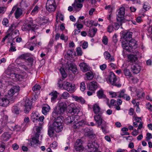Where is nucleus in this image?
Here are the masks:
<instances>
[{"instance_id":"f8f14e48","label":"nucleus","mask_w":152,"mask_h":152,"mask_svg":"<svg viewBox=\"0 0 152 152\" xmlns=\"http://www.w3.org/2000/svg\"><path fill=\"white\" fill-rule=\"evenodd\" d=\"M14 99L12 97L11 99H8L6 98H4L0 99V106L6 107L8 105L10 102L12 103L14 101Z\"/></svg>"},{"instance_id":"338daca9","label":"nucleus","mask_w":152,"mask_h":152,"mask_svg":"<svg viewBox=\"0 0 152 152\" xmlns=\"http://www.w3.org/2000/svg\"><path fill=\"white\" fill-rule=\"evenodd\" d=\"M5 148L4 143H1L0 144V152H3Z\"/></svg>"},{"instance_id":"bf43d9fd","label":"nucleus","mask_w":152,"mask_h":152,"mask_svg":"<svg viewBox=\"0 0 152 152\" xmlns=\"http://www.w3.org/2000/svg\"><path fill=\"white\" fill-rule=\"evenodd\" d=\"M46 5H55V0H48Z\"/></svg>"},{"instance_id":"dca6fc26","label":"nucleus","mask_w":152,"mask_h":152,"mask_svg":"<svg viewBox=\"0 0 152 152\" xmlns=\"http://www.w3.org/2000/svg\"><path fill=\"white\" fill-rule=\"evenodd\" d=\"M129 45V49H130V52H131L133 50V49H135L137 48L138 47L137 44V42L134 39H132L131 40H128Z\"/></svg>"},{"instance_id":"f704fd0d","label":"nucleus","mask_w":152,"mask_h":152,"mask_svg":"<svg viewBox=\"0 0 152 152\" xmlns=\"http://www.w3.org/2000/svg\"><path fill=\"white\" fill-rule=\"evenodd\" d=\"M46 7L47 10L50 12H54L56 8L55 5H46Z\"/></svg>"},{"instance_id":"680f3d73","label":"nucleus","mask_w":152,"mask_h":152,"mask_svg":"<svg viewBox=\"0 0 152 152\" xmlns=\"http://www.w3.org/2000/svg\"><path fill=\"white\" fill-rule=\"evenodd\" d=\"M104 56L105 59L106 60L108 59L110 57V55L109 53L107 51H105L104 53Z\"/></svg>"},{"instance_id":"c9c22d12","label":"nucleus","mask_w":152,"mask_h":152,"mask_svg":"<svg viewBox=\"0 0 152 152\" xmlns=\"http://www.w3.org/2000/svg\"><path fill=\"white\" fill-rule=\"evenodd\" d=\"M128 61L132 63L135 62L137 59V58L136 56L133 55H128Z\"/></svg>"},{"instance_id":"4468645a","label":"nucleus","mask_w":152,"mask_h":152,"mask_svg":"<svg viewBox=\"0 0 152 152\" xmlns=\"http://www.w3.org/2000/svg\"><path fill=\"white\" fill-rule=\"evenodd\" d=\"M126 90L123 89L118 92L119 93V95L118 96L119 98H122L126 100L127 101H129L130 99V97L128 94H125Z\"/></svg>"},{"instance_id":"4d7b16f0","label":"nucleus","mask_w":152,"mask_h":152,"mask_svg":"<svg viewBox=\"0 0 152 152\" xmlns=\"http://www.w3.org/2000/svg\"><path fill=\"white\" fill-rule=\"evenodd\" d=\"M2 23L3 25L6 26H8L9 21L7 18H4L3 20Z\"/></svg>"},{"instance_id":"603ef678","label":"nucleus","mask_w":152,"mask_h":152,"mask_svg":"<svg viewBox=\"0 0 152 152\" xmlns=\"http://www.w3.org/2000/svg\"><path fill=\"white\" fill-rule=\"evenodd\" d=\"M76 52L78 56H81L83 54L81 48L80 47H78L76 48Z\"/></svg>"},{"instance_id":"e2e57ef3","label":"nucleus","mask_w":152,"mask_h":152,"mask_svg":"<svg viewBox=\"0 0 152 152\" xmlns=\"http://www.w3.org/2000/svg\"><path fill=\"white\" fill-rule=\"evenodd\" d=\"M92 130L88 128H86L84 130V131L85 133H87V134L88 135H91L92 134Z\"/></svg>"},{"instance_id":"20e7f679","label":"nucleus","mask_w":152,"mask_h":152,"mask_svg":"<svg viewBox=\"0 0 152 152\" xmlns=\"http://www.w3.org/2000/svg\"><path fill=\"white\" fill-rule=\"evenodd\" d=\"M39 115L38 112H33L31 115V120L34 122H42L43 121L44 117L42 115L39 117Z\"/></svg>"},{"instance_id":"423d86ee","label":"nucleus","mask_w":152,"mask_h":152,"mask_svg":"<svg viewBox=\"0 0 152 152\" xmlns=\"http://www.w3.org/2000/svg\"><path fill=\"white\" fill-rule=\"evenodd\" d=\"M102 113H100L94 116V120L97 124L98 126L99 127L102 125L104 126L107 125L106 122L102 118Z\"/></svg>"},{"instance_id":"c85d7f7f","label":"nucleus","mask_w":152,"mask_h":152,"mask_svg":"<svg viewBox=\"0 0 152 152\" xmlns=\"http://www.w3.org/2000/svg\"><path fill=\"white\" fill-rule=\"evenodd\" d=\"M128 40H125L123 41L122 42V46L123 49H125L128 52H130V49L129 45Z\"/></svg>"},{"instance_id":"4c0bfd02","label":"nucleus","mask_w":152,"mask_h":152,"mask_svg":"<svg viewBox=\"0 0 152 152\" xmlns=\"http://www.w3.org/2000/svg\"><path fill=\"white\" fill-rule=\"evenodd\" d=\"M27 24L29 25L31 27L32 31H34L35 30L36 25L33 23V20L31 19H29L28 20Z\"/></svg>"},{"instance_id":"a18cd8bd","label":"nucleus","mask_w":152,"mask_h":152,"mask_svg":"<svg viewBox=\"0 0 152 152\" xmlns=\"http://www.w3.org/2000/svg\"><path fill=\"white\" fill-rule=\"evenodd\" d=\"M86 77L88 80H91L94 77L93 74L91 72H88L86 74Z\"/></svg>"},{"instance_id":"6ab92c4d","label":"nucleus","mask_w":152,"mask_h":152,"mask_svg":"<svg viewBox=\"0 0 152 152\" xmlns=\"http://www.w3.org/2000/svg\"><path fill=\"white\" fill-rule=\"evenodd\" d=\"M19 91V87L18 86H13L8 92L9 96H12L15 93L18 92Z\"/></svg>"},{"instance_id":"6e6d98bb","label":"nucleus","mask_w":152,"mask_h":152,"mask_svg":"<svg viewBox=\"0 0 152 152\" xmlns=\"http://www.w3.org/2000/svg\"><path fill=\"white\" fill-rule=\"evenodd\" d=\"M86 88L84 82H82L80 84V90L84 92L86 90Z\"/></svg>"},{"instance_id":"a211bd4d","label":"nucleus","mask_w":152,"mask_h":152,"mask_svg":"<svg viewBox=\"0 0 152 152\" xmlns=\"http://www.w3.org/2000/svg\"><path fill=\"white\" fill-rule=\"evenodd\" d=\"M87 146L89 149L88 150H93L94 151L98 150V148L99 147L98 144L92 141L88 142Z\"/></svg>"},{"instance_id":"49530a36","label":"nucleus","mask_w":152,"mask_h":152,"mask_svg":"<svg viewBox=\"0 0 152 152\" xmlns=\"http://www.w3.org/2000/svg\"><path fill=\"white\" fill-rule=\"evenodd\" d=\"M59 71L62 77L64 78H65L67 77V75L64 69L62 68H61L60 69Z\"/></svg>"},{"instance_id":"9d476101","label":"nucleus","mask_w":152,"mask_h":152,"mask_svg":"<svg viewBox=\"0 0 152 152\" xmlns=\"http://www.w3.org/2000/svg\"><path fill=\"white\" fill-rule=\"evenodd\" d=\"M64 112L57 107H55L53 109V111L52 113V117L55 119L58 117L61 116V115Z\"/></svg>"},{"instance_id":"13d9d810","label":"nucleus","mask_w":152,"mask_h":152,"mask_svg":"<svg viewBox=\"0 0 152 152\" xmlns=\"http://www.w3.org/2000/svg\"><path fill=\"white\" fill-rule=\"evenodd\" d=\"M40 86L39 85H35L33 87L32 90L34 91H37L40 89Z\"/></svg>"},{"instance_id":"f3484780","label":"nucleus","mask_w":152,"mask_h":152,"mask_svg":"<svg viewBox=\"0 0 152 152\" xmlns=\"http://www.w3.org/2000/svg\"><path fill=\"white\" fill-rule=\"evenodd\" d=\"M32 103L31 101L28 99H26L25 101V104L24 105V112L27 113H28L31 109Z\"/></svg>"},{"instance_id":"cd10ccee","label":"nucleus","mask_w":152,"mask_h":152,"mask_svg":"<svg viewBox=\"0 0 152 152\" xmlns=\"http://www.w3.org/2000/svg\"><path fill=\"white\" fill-rule=\"evenodd\" d=\"M23 11L22 10L19 8H17L15 10V18L16 19H18L22 15Z\"/></svg>"},{"instance_id":"473e14b6","label":"nucleus","mask_w":152,"mask_h":152,"mask_svg":"<svg viewBox=\"0 0 152 152\" xmlns=\"http://www.w3.org/2000/svg\"><path fill=\"white\" fill-rule=\"evenodd\" d=\"M74 99L75 100L82 104H84L85 103V101L84 99L81 96H77L74 97Z\"/></svg>"},{"instance_id":"0e129e2a","label":"nucleus","mask_w":152,"mask_h":152,"mask_svg":"<svg viewBox=\"0 0 152 152\" xmlns=\"http://www.w3.org/2000/svg\"><path fill=\"white\" fill-rule=\"evenodd\" d=\"M62 97L64 99H66L69 97V94L67 92H64L62 94Z\"/></svg>"},{"instance_id":"9b49d317","label":"nucleus","mask_w":152,"mask_h":152,"mask_svg":"<svg viewBox=\"0 0 152 152\" xmlns=\"http://www.w3.org/2000/svg\"><path fill=\"white\" fill-rule=\"evenodd\" d=\"M64 88L70 93L75 91L74 85L72 83L69 82H66L64 85Z\"/></svg>"},{"instance_id":"72a5a7b5","label":"nucleus","mask_w":152,"mask_h":152,"mask_svg":"<svg viewBox=\"0 0 152 152\" xmlns=\"http://www.w3.org/2000/svg\"><path fill=\"white\" fill-rule=\"evenodd\" d=\"M97 31V29L95 28H93L92 29H90L88 32L89 35L91 37H93L95 36Z\"/></svg>"},{"instance_id":"b1692460","label":"nucleus","mask_w":152,"mask_h":152,"mask_svg":"<svg viewBox=\"0 0 152 152\" xmlns=\"http://www.w3.org/2000/svg\"><path fill=\"white\" fill-rule=\"evenodd\" d=\"M80 111V109L79 107H70L68 109V112L70 113L75 114L78 113Z\"/></svg>"},{"instance_id":"864d4df0","label":"nucleus","mask_w":152,"mask_h":152,"mask_svg":"<svg viewBox=\"0 0 152 152\" xmlns=\"http://www.w3.org/2000/svg\"><path fill=\"white\" fill-rule=\"evenodd\" d=\"M150 8V7L148 3H144L143 6V9L145 11L149 10Z\"/></svg>"},{"instance_id":"393cba45","label":"nucleus","mask_w":152,"mask_h":152,"mask_svg":"<svg viewBox=\"0 0 152 152\" xmlns=\"http://www.w3.org/2000/svg\"><path fill=\"white\" fill-rule=\"evenodd\" d=\"M85 124V122L84 120H81V121H78V119L77 121L75 122L73 124V127L75 129H78L80 126H83Z\"/></svg>"},{"instance_id":"aec40b11","label":"nucleus","mask_w":152,"mask_h":152,"mask_svg":"<svg viewBox=\"0 0 152 152\" xmlns=\"http://www.w3.org/2000/svg\"><path fill=\"white\" fill-rule=\"evenodd\" d=\"M131 69L132 71L134 74L139 73L141 70L140 66L136 64H132L131 66Z\"/></svg>"},{"instance_id":"052dcab7","label":"nucleus","mask_w":152,"mask_h":152,"mask_svg":"<svg viewBox=\"0 0 152 152\" xmlns=\"http://www.w3.org/2000/svg\"><path fill=\"white\" fill-rule=\"evenodd\" d=\"M118 92L116 93L114 92H113L112 91H109V94L111 96L112 98H114L116 97V96H117V94H119V93H118Z\"/></svg>"},{"instance_id":"09e8293b","label":"nucleus","mask_w":152,"mask_h":152,"mask_svg":"<svg viewBox=\"0 0 152 152\" xmlns=\"http://www.w3.org/2000/svg\"><path fill=\"white\" fill-rule=\"evenodd\" d=\"M54 129L51 127H50L48 129V134L49 136L52 137L54 133Z\"/></svg>"},{"instance_id":"a19ab883","label":"nucleus","mask_w":152,"mask_h":152,"mask_svg":"<svg viewBox=\"0 0 152 152\" xmlns=\"http://www.w3.org/2000/svg\"><path fill=\"white\" fill-rule=\"evenodd\" d=\"M9 70L8 69L6 71V73L8 75H9L10 77H14L18 80L19 74H16L15 73H10Z\"/></svg>"},{"instance_id":"774afa93","label":"nucleus","mask_w":152,"mask_h":152,"mask_svg":"<svg viewBox=\"0 0 152 152\" xmlns=\"http://www.w3.org/2000/svg\"><path fill=\"white\" fill-rule=\"evenodd\" d=\"M146 135V140L148 141H149L150 140V139L152 138V135L151 133H148Z\"/></svg>"},{"instance_id":"e433bc0d","label":"nucleus","mask_w":152,"mask_h":152,"mask_svg":"<svg viewBox=\"0 0 152 152\" xmlns=\"http://www.w3.org/2000/svg\"><path fill=\"white\" fill-rule=\"evenodd\" d=\"M10 137V134L7 132H4L1 136L2 139L4 141H7L9 139Z\"/></svg>"},{"instance_id":"de8ad7c7","label":"nucleus","mask_w":152,"mask_h":152,"mask_svg":"<svg viewBox=\"0 0 152 152\" xmlns=\"http://www.w3.org/2000/svg\"><path fill=\"white\" fill-rule=\"evenodd\" d=\"M124 73L125 75L126 76H128L129 77L132 76V74L130 72L129 69H125L124 71Z\"/></svg>"},{"instance_id":"2eb2a0df","label":"nucleus","mask_w":152,"mask_h":152,"mask_svg":"<svg viewBox=\"0 0 152 152\" xmlns=\"http://www.w3.org/2000/svg\"><path fill=\"white\" fill-rule=\"evenodd\" d=\"M84 0H75V2L72 4V6L77 11H79L83 7V4L80 3Z\"/></svg>"},{"instance_id":"0eeeda50","label":"nucleus","mask_w":152,"mask_h":152,"mask_svg":"<svg viewBox=\"0 0 152 152\" xmlns=\"http://www.w3.org/2000/svg\"><path fill=\"white\" fill-rule=\"evenodd\" d=\"M79 118L78 115H72L70 116H68L65 119V123L68 125H70L71 124H74L75 122L77 121V119Z\"/></svg>"},{"instance_id":"7c9ffc66","label":"nucleus","mask_w":152,"mask_h":152,"mask_svg":"<svg viewBox=\"0 0 152 152\" xmlns=\"http://www.w3.org/2000/svg\"><path fill=\"white\" fill-rule=\"evenodd\" d=\"M145 95L144 92L142 90H139L137 92V99L140 100L143 98Z\"/></svg>"},{"instance_id":"6e6552de","label":"nucleus","mask_w":152,"mask_h":152,"mask_svg":"<svg viewBox=\"0 0 152 152\" xmlns=\"http://www.w3.org/2000/svg\"><path fill=\"white\" fill-rule=\"evenodd\" d=\"M82 141L78 139L75 142L74 148L75 151L78 152H82L84 149V148L82 145Z\"/></svg>"},{"instance_id":"58836bf2","label":"nucleus","mask_w":152,"mask_h":152,"mask_svg":"<svg viewBox=\"0 0 152 152\" xmlns=\"http://www.w3.org/2000/svg\"><path fill=\"white\" fill-rule=\"evenodd\" d=\"M2 117L1 118V121L4 124H7L8 120V116L6 115H4L3 112L1 113Z\"/></svg>"},{"instance_id":"39448f33","label":"nucleus","mask_w":152,"mask_h":152,"mask_svg":"<svg viewBox=\"0 0 152 152\" xmlns=\"http://www.w3.org/2000/svg\"><path fill=\"white\" fill-rule=\"evenodd\" d=\"M125 10L124 7H121L118 10L117 20L118 21L121 22V24L122 23H124L125 20L124 18Z\"/></svg>"},{"instance_id":"37998d69","label":"nucleus","mask_w":152,"mask_h":152,"mask_svg":"<svg viewBox=\"0 0 152 152\" xmlns=\"http://www.w3.org/2000/svg\"><path fill=\"white\" fill-rule=\"evenodd\" d=\"M39 10V7L36 5L31 12V14L32 15H34L38 12Z\"/></svg>"},{"instance_id":"f03ea898","label":"nucleus","mask_w":152,"mask_h":152,"mask_svg":"<svg viewBox=\"0 0 152 152\" xmlns=\"http://www.w3.org/2000/svg\"><path fill=\"white\" fill-rule=\"evenodd\" d=\"M63 119L62 116H59L54 119L52 126L54 130L57 132L61 131L63 127Z\"/></svg>"},{"instance_id":"f257e3e1","label":"nucleus","mask_w":152,"mask_h":152,"mask_svg":"<svg viewBox=\"0 0 152 152\" xmlns=\"http://www.w3.org/2000/svg\"><path fill=\"white\" fill-rule=\"evenodd\" d=\"M42 129L41 126H36L34 128V131L35 134L34 137L32 138V140L29 144L31 146L36 147L37 146V144L38 143L39 140L38 137L41 133V130Z\"/></svg>"},{"instance_id":"5701e85b","label":"nucleus","mask_w":152,"mask_h":152,"mask_svg":"<svg viewBox=\"0 0 152 152\" xmlns=\"http://www.w3.org/2000/svg\"><path fill=\"white\" fill-rule=\"evenodd\" d=\"M57 105H58V108H59L63 112H64L66 110V104L65 102L59 100L58 102Z\"/></svg>"},{"instance_id":"ea45409f","label":"nucleus","mask_w":152,"mask_h":152,"mask_svg":"<svg viewBox=\"0 0 152 152\" xmlns=\"http://www.w3.org/2000/svg\"><path fill=\"white\" fill-rule=\"evenodd\" d=\"M22 30L23 31H29L30 30H32L31 27L29 26L27 23H24L21 27Z\"/></svg>"},{"instance_id":"1a4fd4ad","label":"nucleus","mask_w":152,"mask_h":152,"mask_svg":"<svg viewBox=\"0 0 152 152\" xmlns=\"http://www.w3.org/2000/svg\"><path fill=\"white\" fill-rule=\"evenodd\" d=\"M66 69L71 71L75 74H77L78 73L77 66L74 63H68L66 64Z\"/></svg>"},{"instance_id":"7ed1b4c3","label":"nucleus","mask_w":152,"mask_h":152,"mask_svg":"<svg viewBox=\"0 0 152 152\" xmlns=\"http://www.w3.org/2000/svg\"><path fill=\"white\" fill-rule=\"evenodd\" d=\"M109 79L110 83L113 86L118 87L121 86V84L117 83L118 78H117L115 74L112 72H110L109 76Z\"/></svg>"},{"instance_id":"c756f323","label":"nucleus","mask_w":152,"mask_h":152,"mask_svg":"<svg viewBox=\"0 0 152 152\" xmlns=\"http://www.w3.org/2000/svg\"><path fill=\"white\" fill-rule=\"evenodd\" d=\"M97 96L99 99H105L106 96L104 94V91L102 89H100L96 92Z\"/></svg>"},{"instance_id":"8fccbe9b","label":"nucleus","mask_w":152,"mask_h":152,"mask_svg":"<svg viewBox=\"0 0 152 152\" xmlns=\"http://www.w3.org/2000/svg\"><path fill=\"white\" fill-rule=\"evenodd\" d=\"M94 23V21L93 20H88L85 22V24L87 26L91 27L93 25Z\"/></svg>"},{"instance_id":"c03bdc74","label":"nucleus","mask_w":152,"mask_h":152,"mask_svg":"<svg viewBox=\"0 0 152 152\" xmlns=\"http://www.w3.org/2000/svg\"><path fill=\"white\" fill-rule=\"evenodd\" d=\"M20 34V33L18 30H16L15 31L11 34V36L13 39L16 37H18Z\"/></svg>"},{"instance_id":"2f4dec72","label":"nucleus","mask_w":152,"mask_h":152,"mask_svg":"<svg viewBox=\"0 0 152 152\" xmlns=\"http://www.w3.org/2000/svg\"><path fill=\"white\" fill-rule=\"evenodd\" d=\"M101 109L98 104H96L93 106V111L94 113L96 114L102 113L101 112Z\"/></svg>"},{"instance_id":"bb28decb","label":"nucleus","mask_w":152,"mask_h":152,"mask_svg":"<svg viewBox=\"0 0 152 152\" xmlns=\"http://www.w3.org/2000/svg\"><path fill=\"white\" fill-rule=\"evenodd\" d=\"M50 109V107L48 104L44 105L42 107V112L44 115H46Z\"/></svg>"},{"instance_id":"79ce46f5","label":"nucleus","mask_w":152,"mask_h":152,"mask_svg":"<svg viewBox=\"0 0 152 152\" xmlns=\"http://www.w3.org/2000/svg\"><path fill=\"white\" fill-rule=\"evenodd\" d=\"M12 112L15 114L17 115L19 113L20 109L17 106H13L12 108Z\"/></svg>"},{"instance_id":"4be33fe9","label":"nucleus","mask_w":152,"mask_h":152,"mask_svg":"<svg viewBox=\"0 0 152 152\" xmlns=\"http://www.w3.org/2000/svg\"><path fill=\"white\" fill-rule=\"evenodd\" d=\"M98 86L97 83L94 81L91 82L89 84V90L92 91H95L97 88Z\"/></svg>"},{"instance_id":"412c9836","label":"nucleus","mask_w":152,"mask_h":152,"mask_svg":"<svg viewBox=\"0 0 152 152\" xmlns=\"http://www.w3.org/2000/svg\"><path fill=\"white\" fill-rule=\"evenodd\" d=\"M81 70L83 72L89 71L90 69L89 66L85 63L82 62L79 64Z\"/></svg>"},{"instance_id":"ddd939ff","label":"nucleus","mask_w":152,"mask_h":152,"mask_svg":"<svg viewBox=\"0 0 152 152\" xmlns=\"http://www.w3.org/2000/svg\"><path fill=\"white\" fill-rule=\"evenodd\" d=\"M122 37L125 40H129L132 38V33L127 31H122L121 32Z\"/></svg>"},{"instance_id":"3c124183","label":"nucleus","mask_w":152,"mask_h":152,"mask_svg":"<svg viewBox=\"0 0 152 152\" xmlns=\"http://www.w3.org/2000/svg\"><path fill=\"white\" fill-rule=\"evenodd\" d=\"M18 25V24L17 23H15L12 24L9 30L11 31H12L17 27Z\"/></svg>"},{"instance_id":"69168bd1","label":"nucleus","mask_w":152,"mask_h":152,"mask_svg":"<svg viewBox=\"0 0 152 152\" xmlns=\"http://www.w3.org/2000/svg\"><path fill=\"white\" fill-rule=\"evenodd\" d=\"M112 25H113V28H114V29H115L116 30H118L119 27V25L117 23H113Z\"/></svg>"},{"instance_id":"5fc2aeb1","label":"nucleus","mask_w":152,"mask_h":152,"mask_svg":"<svg viewBox=\"0 0 152 152\" xmlns=\"http://www.w3.org/2000/svg\"><path fill=\"white\" fill-rule=\"evenodd\" d=\"M114 28L112 25H109L107 28V31L109 33H111L114 31Z\"/></svg>"},{"instance_id":"a878e982","label":"nucleus","mask_w":152,"mask_h":152,"mask_svg":"<svg viewBox=\"0 0 152 152\" xmlns=\"http://www.w3.org/2000/svg\"><path fill=\"white\" fill-rule=\"evenodd\" d=\"M58 94L56 91H53L49 94V95L51 96V102L53 103H54L57 99Z\"/></svg>"}]
</instances>
